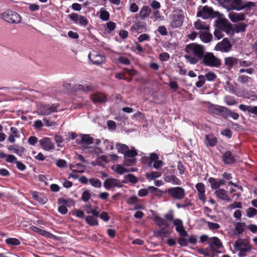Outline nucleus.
Masks as SVG:
<instances>
[{
    "label": "nucleus",
    "instance_id": "obj_1",
    "mask_svg": "<svg viewBox=\"0 0 257 257\" xmlns=\"http://www.w3.org/2000/svg\"><path fill=\"white\" fill-rule=\"evenodd\" d=\"M212 241L208 243V247L205 248H199L197 251L199 253L206 256L214 257L216 254L220 252L218 249L223 247L222 243L217 237L210 238Z\"/></svg>",
    "mask_w": 257,
    "mask_h": 257
},
{
    "label": "nucleus",
    "instance_id": "obj_2",
    "mask_svg": "<svg viewBox=\"0 0 257 257\" xmlns=\"http://www.w3.org/2000/svg\"><path fill=\"white\" fill-rule=\"evenodd\" d=\"M205 47L197 43H191L187 45L185 48V51L188 54H190L199 59H202L205 54Z\"/></svg>",
    "mask_w": 257,
    "mask_h": 257
},
{
    "label": "nucleus",
    "instance_id": "obj_3",
    "mask_svg": "<svg viewBox=\"0 0 257 257\" xmlns=\"http://www.w3.org/2000/svg\"><path fill=\"white\" fill-rule=\"evenodd\" d=\"M220 13L217 12H214L213 9L207 6L203 7H200L197 14V17H200L204 19L209 18L219 17Z\"/></svg>",
    "mask_w": 257,
    "mask_h": 257
},
{
    "label": "nucleus",
    "instance_id": "obj_4",
    "mask_svg": "<svg viewBox=\"0 0 257 257\" xmlns=\"http://www.w3.org/2000/svg\"><path fill=\"white\" fill-rule=\"evenodd\" d=\"M1 18L5 21L11 24H19L21 21L20 15L12 11L4 12L2 14Z\"/></svg>",
    "mask_w": 257,
    "mask_h": 257
},
{
    "label": "nucleus",
    "instance_id": "obj_5",
    "mask_svg": "<svg viewBox=\"0 0 257 257\" xmlns=\"http://www.w3.org/2000/svg\"><path fill=\"white\" fill-rule=\"evenodd\" d=\"M202 62L206 65L210 67H218L221 65V61L210 52H206L202 58Z\"/></svg>",
    "mask_w": 257,
    "mask_h": 257
},
{
    "label": "nucleus",
    "instance_id": "obj_6",
    "mask_svg": "<svg viewBox=\"0 0 257 257\" xmlns=\"http://www.w3.org/2000/svg\"><path fill=\"white\" fill-rule=\"evenodd\" d=\"M166 192L170 196L176 200L183 199L186 195L185 190L181 187L170 188Z\"/></svg>",
    "mask_w": 257,
    "mask_h": 257
},
{
    "label": "nucleus",
    "instance_id": "obj_7",
    "mask_svg": "<svg viewBox=\"0 0 257 257\" xmlns=\"http://www.w3.org/2000/svg\"><path fill=\"white\" fill-rule=\"evenodd\" d=\"M59 104L58 103L50 104H42L40 106L39 113L42 115H48L52 112L58 111Z\"/></svg>",
    "mask_w": 257,
    "mask_h": 257
},
{
    "label": "nucleus",
    "instance_id": "obj_8",
    "mask_svg": "<svg viewBox=\"0 0 257 257\" xmlns=\"http://www.w3.org/2000/svg\"><path fill=\"white\" fill-rule=\"evenodd\" d=\"M89 60L94 64L100 65L105 62V57L100 53L93 51L88 55Z\"/></svg>",
    "mask_w": 257,
    "mask_h": 257
},
{
    "label": "nucleus",
    "instance_id": "obj_9",
    "mask_svg": "<svg viewBox=\"0 0 257 257\" xmlns=\"http://www.w3.org/2000/svg\"><path fill=\"white\" fill-rule=\"evenodd\" d=\"M234 246L237 250L250 251L251 249L249 241L248 239H238L235 241Z\"/></svg>",
    "mask_w": 257,
    "mask_h": 257
},
{
    "label": "nucleus",
    "instance_id": "obj_10",
    "mask_svg": "<svg viewBox=\"0 0 257 257\" xmlns=\"http://www.w3.org/2000/svg\"><path fill=\"white\" fill-rule=\"evenodd\" d=\"M208 109L210 113L221 116L223 118L224 116H226L225 112L227 111V108L224 106L210 104L208 106Z\"/></svg>",
    "mask_w": 257,
    "mask_h": 257
},
{
    "label": "nucleus",
    "instance_id": "obj_11",
    "mask_svg": "<svg viewBox=\"0 0 257 257\" xmlns=\"http://www.w3.org/2000/svg\"><path fill=\"white\" fill-rule=\"evenodd\" d=\"M232 46L230 41L227 38H224L221 42L217 43L215 49L222 52H228L231 50Z\"/></svg>",
    "mask_w": 257,
    "mask_h": 257
},
{
    "label": "nucleus",
    "instance_id": "obj_12",
    "mask_svg": "<svg viewBox=\"0 0 257 257\" xmlns=\"http://www.w3.org/2000/svg\"><path fill=\"white\" fill-rule=\"evenodd\" d=\"M254 6V3L248 2L243 3L241 0H232L230 2V7L232 9L237 11L241 10L246 7L249 8Z\"/></svg>",
    "mask_w": 257,
    "mask_h": 257
},
{
    "label": "nucleus",
    "instance_id": "obj_13",
    "mask_svg": "<svg viewBox=\"0 0 257 257\" xmlns=\"http://www.w3.org/2000/svg\"><path fill=\"white\" fill-rule=\"evenodd\" d=\"M222 161L225 164L231 165L236 163L235 155L230 151H226L222 155Z\"/></svg>",
    "mask_w": 257,
    "mask_h": 257
},
{
    "label": "nucleus",
    "instance_id": "obj_14",
    "mask_svg": "<svg viewBox=\"0 0 257 257\" xmlns=\"http://www.w3.org/2000/svg\"><path fill=\"white\" fill-rule=\"evenodd\" d=\"M184 16L180 11H175L173 14L171 26L173 28L180 27L183 22Z\"/></svg>",
    "mask_w": 257,
    "mask_h": 257
},
{
    "label": "nucleus",
    "instance_id": "obj_15",
    "mask_svg": "<svg viewBox=\"0 0 257 257\" xmlns=\"http://www.w3.org/2000/svg\"><path fill=\"white\" fill-rule=\"evenodd\" d=\"M41 147L44 150L50 151L55 149L54 144L49 138L44 137L39 141Z\"/></svg>",
    "mask_w": 257,
    "mask_h": 257
},
{
    "label": "nucleus",
    "instance_id": "obj_16",
    "mask_svg": "<svg viewBox=\"0 0 257 257\" xmlns=\"http://www.w3.org/2000/svg\"><path fill=\"white\" fill-rule=\"evenodd\" d=\"M103 186L106 190H110L112 188L121 187L122 186L120 181L114 178H108L103 183Z\"/></svg>",
    "mask_w": 257,
    "mask_h": 257
},
{
    "label": "nucleus",
    "instance_id": "obj_17",
    "mask_svg": "<svg viewBox=\"0 0 257 257\" xmlns=\"http://www.w3.org/2000/svg\"><path fill=\"white\" fill-rule=\"evenodd\" d=\"M195 187L198 191V198L203 202H205L206 198L205 194V189L204 184L198 183L196 184Z\"/></svg>",
    "mask_w": 257,
    "mask_h": 257
},
{
    "label": "nucleus",
    "instance_id": "obj_18",
    "mask_svg": "<svg viewBox=\"0 0 257 257\" xmlns=\"http://www.w3.org/2000/svg\"><path fill=\"white\" fill-rule=\"evenodd\" d=\"M228 17L233 23H237L245 20V15L242 13H238L231 12L228 14Z\"/></svg>",
    "mask_w": 257,
    "mask_h": 257
},
{
    "label": "nucleus",
    "instance_id": "obj_19",
    "mask_svg": "<svg viewBox=\"0 0 257 257\" xmlns=\"http://www.w3.org/2000/svg\"><path fill=\"white\" fill-rule=\"evenodd\" d=\"M204 142L207 147H213L216 145L217 139L213 134H208L206 135Z\"/></svg>",
    "mask_w": 257,
    "mask_h": 257
},
{
    "label": "nucleus",
    "instance_id": "obj_20",
    "mask_svg": "<svg viewBox=\"0 0 257 257\" xmlns=\"http://www.w3.org/2000/svg\"><path fill=\"white\" fill-rule=\"evenodd\" d=\"M238 63V59L234 57H227L224 59V65L229 70Z\"/></svg>",
    "mask_w": 257,
    "mask_h": 257
},
{
    "label": "nucleus",
    "instance_id": "obj_21",
    "mask_svg": "<svg viewBox=\"0 0 257 257\" xmlns=\"http://www.w3.org/2000/svg\"><path fill=\"white\" fill-rule=\"evenodd\" d=\"M33 198L37 201L42 204H45L48 199L45 194L39 193L37 191H33L32 192Z\"/></svg>",
    "mask_w": 257,
    "mask_h": 257
},
{
    "label": "nucleus",
    "instance_id": "obj_22",
    "mask_svg": "<svg viewBox=\"0 0 257 257\" xmlns=\"http://www.w3.org/2000/svg\"><path fill=\"white\" fill-rule=\"evenodd\" d=\"M153 221L155 224L159 226H164L165 227H168L169 226V223L167 220L159 216H154Z\"/></svg>",
    "mask_w": 257,
    "mask_h": 257
},
{
    "label": "nucleus",
    "instance_id": "obj_23",
    "mask_svg": "<svg viewBox=\"0 0 257 257\" xmlns=\"http://www.w3.org/2000/svg\"><path fill=\"white\" fill-rule=\"evenodd\" d=\"M164 181L167 183H172L174 185H180L181 180L175 175H168L164 177Z\"/></svg>",
    "mask_w": 257,
    "mask_h": 257
},
{
    "label": "nucleus",
    "instance_id": "obj_24",
    "mask_svg": "<svg viewBox=\"0 0 257 257\" xmlns=\"http://www.w3.org/2000/svg\"><path fill=\"white\" fill-rule=\"evenodd\" d=\"M234 233L235 235H239L242 234L245 227H246V224L244 222H236L234 224Z\"/></svg>",
    "mask_w": 257,
    "mask_h": 257
},
{
    "label": "nucleus",
    "instance_id": "obj_25",
    "mask_svg": "<svg viewBox=\"0 0 257 257\" xmlns=\"http://www.w3.org/2000/svg\"><path fill=\"white\" fill-rule=\"evenodd\" d=\"M199 37L201 40L205 43L210 42L212 38V35L208 32V31L205 32H200L199 33Z\"/></svg>",
    "mask_w": 257,
    "mask_h": 257
},
{
    "label": "nucleus",
    "instance_id": "obj_26",
    "mask_svg": "<svg viewBox=\"0 0 257 257\" xmlns=\"http://www.w3.org/2000/svg\"><path fill=\"white\" fill-rule=\"evenodd\" d=\"M73 91H83L85 92L90 91L92 88L89 86H84L79 84H75L71 88Z\"/></svg>",
    "mask_w": 257,
    "mask_h": 257
},
{
    "label": "nucleus",
    "instance_id": "obj_27",
    "mask_svg": "<svg viewBox=\"0 0 257 257\" xmlns=\"http://www.w3.org/2000/svg\"><path fill=\"white\" fill-rule=\"evenodd\" d=\"M215 194L220 199L229 201V197L227 195L226 192L223 189H219L215 192Z\"/></svg>",
    "mask_w": 257,
    "mask_h": 257
},
{
    "label": "nucleus",
    "instance_id": "obj_28",
    "mask_svg": "<svg viewBox=\"0 0 257 257\" xmlns=\"http://www.w3.org/2000/svg\"><path fill=\"white\" fill-rule=\"evenodd\" d=\"M93 138L88 135H83L81 136L80 144L83 146H88L92 144Z\"/></svg>",
    "mask_w": 257,
    "mask_h": 257
},
{
    "label": "nucleus",
    "instance_id": "obj_29",
    "mask_svg": "<svg viewBox=\"0 0 257 257\" xmlns=\"http://www.w3.org/2000/svg\"><path fill=\"white\" fill-rule=\"evenodd\" d=\"M151 10V9L148 6L143 7L139 13V17L141 19H145L146 18L149 16Z\"/></svg>",
    "mask_w": 257,
    "mask_h": 257
},
{
    "label": "nucleus",
    "instance_id": "obj_30",
    "mask_svg": "<svg viewBox=\"0 0 257 257\" xmlns=\"http://www.w3.org/2000/svg\"><path fill=\"white\" fill-rule=\"evenodd\" d=\"M96 218L91 215H88L85 217V219L86 222L90 226H97L98 225V222Z\"/></svg>",
    "mask_w": 257,
    "mask_h": 257
},
{
    "label": "nucleus",
    "instance_id": "obj_31",
    "mask_svg": "<svg viewBox=\"0 0 257 257\" xmlns=\"http://www.w3.org/2000/svg\"><path fill=\"white\" fill-rule=\"evenodd\" d=\"M30 229L31 230L34 231V232H37L43 236H46V237H49L50 234H51V233L46 231V230H45L44 229H42L37 226H32L30 227Z\"/></svg>",
    "mask_w": 257,
    "mask_h": 257
},
{
    "label": "nucleus",
    "instance_id": "obj_32",
    "mask_svg": "<svg viewBox=\"0 0 257 257\" xmlns=\"http://www.w3.org/2000/svg\"><path fill=\"white\" fill-rule=\"evenodd\" d=\"M194 27L197 30H203L205 31H208L209 29V26L200 20H198L194 23Z\"/></svg>",
    "mask_w": 257,
    "mask_h": 257
},
{
    "label": "nucleus",
    "instance_id": "obj_33",
    "mask_svg": "<svg viewBox=\"0 0 257 257\" xmlns=\"http://www.w3.org/2000/svg\"><path fill=\"white\" fill-rule=\"evenodd\" d=\"M70 169L72 170L73 172L75 173H82L84 172V169L85 168L84 166L81 163H77L74 165H71Z\"/></svg>",
    "mask_w": 257,
    "mask_h": 257
},
{
    "label": "nucleus",
    "instance_id": "obj_34",
    "mask_svg": "<svg viewBox=\"0 0 257 257\" xmlns=\"http://www.w3.org/2000/svg\"><path fill=\"white\" fill-rule=\"evenodd\" d=\"M217 27L222 30H225L228 27V21L223 19H219L216 21Z\"/></svg>",
    "mask_w": 257,
    "mask_h": 257
},
{
    "label": "nucleus",
    "instance_id": "obj_35",
    "mask_svg": "<svg viewBox=\"0 0 257 257\" xmlns=\"http://www.w3.org/2000/svg\"><path fill=\"white\" fill-rule=\"evenodd\" d=\"M170 232L165 228H161L156 231V236L161 237H166L169 235Z\"/></svg>",
    "mask_w": 257,
    "mask_h": 257
},
{
    "label": "nucleus",
    "instance_id": "obj_36",
    "mask_svg": "<svg viewBox=\"0 0 257 257\" xmlns=\"http://www.w3.org/2000/svg\"><path fill=\"white\" fill-rule=\"evenodd\" d=\"M184 57L187 60V62L192 64H195L197 63L198 60L199 59L197 57L188 53L184 55Z\"/></svg>",
    "mask_w": 257,
    "mask_h": 257
},
{
    "label": "nucleus",
    "instance_id": "obj_37",
    "mask_svg": "<svg viewBox=\"0 0 257 257\" xmlns=\"http://www.w3.org/2000/svg\"><path fill=\"white\" fill-rule=\"evenodd\" d=\"M6 243L10 245L18 246L21 244L20 241L16 238H9L6 239Z\"/></svg>",
    "mask_w": 257,
    "mask_h": 257
},
{
    "label": "nucleus",
    "instance_id": "obj_38",
    "mask_svg": "<svg viewBox=\"0 0 257 257\" xmlns=\"http://www.w3.org/2000/svg\"><path fill=\"white\" fill-rule=\"evenodd\" d=\"M161 176V173L159 172H152L146 174V177L147 179L150 180H154L156 178H159Z\"/></svg>",
    "mask_w": 257,
    "mask_h": 257
},
{
    "label": "nucleus",
    "instance_id": "obj_39",
    "mask_svg": "<svg viewBox=\"0 0 257 257\" xmlns=\"http://www.w3.org/2000/svg\"><path fill=\"white\" fill-rule=\"evenodd\" d=\"M226 116H224V118H227L228 117H232L233 119H237L239 117V114L235 112L231 111L230 109L227 108V111L225 112Z\"/></svg>",
    "mask_w": 257,
    "mask_h": 257
},
{
    "label": "nucleus",
    "instance_id": "obj_40",
    "mask_svg": "<svg viewBox=\"0 0 257 257\" xmlns=\"http://www.w3.org/2000/svg\"><path fill=\"white\" fill-rule=\"evenodd\" d=\"M208 182L210 184L211 188L212 189L216 190L219 188V184L218 181L213 177H210Z\"/></svg>",
    "mask_w": 257,
    "mask_h": 257
},
{
    "label": "nucleus",
    "instance_id": "obj_41",
    "mask_svg": "<svg viewBox=\"0 0 257 257\" xmlns=\"http://www.w3.org/2000/svg\"><path fill=\"white\" fill-rule=\"evenodd\" d=\"M90 184L94 187L100 188L101 187V182L98 179L91 178L89 180Z\"/></svg>",
    "mask_w": 257,
    "mask_h": 257
},
{
    "label": "nucleus",
    "instance_id": "obj_42",
    "mask_svg": "<svg viewBox=\"0 0 257 257\" xmlns=\"http://www.w3.org/2000/svg\"><path fill=\"white\" fill-rule=\"evenodd\" d=\"M257 214V209L253 207H249L246 210V215L248 218H252Z\"/></svg>",
    "mask_w": 257,
    "mask_h": 257
},
{
    "label": "nucleus",
    "instance_id": "obj_43",
    "mask_svg": "<svg viewBox=\"0 0 257 257\" xmlns=\"http://www.w3.org/2000/svg\"><path fill=\"white\" fill-rule=\"evenodd\" d=\"M176 230L179 233L181 237H188V234L185 230L183 224L179 227H176Z\"/></svg>",
    "mask_w": 257,
    "mask_h": 257
},
{
    "label": "nucleus",
    "instance_id": "obj_44",
    "mask_svg": "<svg viewBox=\"0 0 257 257\" xmlns=\"http://www.w3.org/2000/svg\"><path fill=\"white\" fill-rule=\"evenodd\" d=\"M100 18L103 21H107L109 19V13L101 9L100 11Z\"/></svg>",
    "mask_w": 257,
    "mask_h": 257
},
{
    "label": "nucleus",
    "instance_id": "obj_45",
    "mask_svg": "<svg viewBox=\"0 0 257 257\" xmlns=\"http://www.w3.org/2000/svg\"><path fill=\"white\" fill-rule=\"evenodd\" d=\"M124 179L133 184L137 183L139 181L138 178H137L135 175L132 174H129L125 176Z\"/></svg>",
    "mask_w": 257,
    "mask_h": 257
},
{
    "label": "nucleus",
    "instance_id": "obj_46",
    "mask_svg": "<svg viewBox=\"0 0 257 257\" xmlns=\"http://www.w3.org/2000/svg\"><path fill=\"white\" fill-rule=\"evenodd\" d=\"M118 152L123 154L124 155L127 151L128 147L124 144H117L116 145Z\"/></svg>",
    "mask_w": 257,
    "mask_h": 257
},
{
    "label": "nucleus",
    "instance_id": "obj_47",
    "mask_svg": "<svg viewBox=\"0 0 257 257\" xmlns=\"http://www.w3.org/2000/svg\"><path fill=\"white\" fill-rule=\"evenodd\" d=\"M138 155V152L136 149L129 150L128 149L126 153L124 154V157L134 158Z\"/></svg>",
    "mask_w": 257,
    "mask_h": 257
},
{
    "label": "nucleus",
    "instance_id": "obj_48",
    "mask_svg": "<svg viewBox=\"0 0 257 257\" xmlns=\"http://www.w3.org/2000/svg\"><path fill=\"white\" fill-rule=\"evenodd\" d=\"M136 158L128 159L127 157H124V165L127 166H133L136 163Z\"/></svg>",
    "mask_w": 257,
    "mask_h": 257
},
{
    "label": "nucleus",
    "instance_id": "obj_49",
    "mask_svg": "<svg viewBox=\"0 0 257 257\" xmlns=\"http://www.w3.org/2000/svg\"><path fill=\"white\" fill-rule=\"evenodd\" d=\"M246 26L247 25L244 23H239L234 25L237 33L245 31Z\"/></svg>",
    "mask_w": 257,
    "mask_h": 257
},
{
    "label": "nucleus",
    "instance_id": "obj_50",
    "mask_svg": "<svg viewBox=\"0 0 257 257\" xmlns=\"http://www.w3.org/2000/svg\"><path fill=\"white\" fill-rule=\"evenodd\" d=\"M145 28V25L143 23L139 22L134 24L132 26V29L140 32V30H142ZM142 32V31H140Z\"/></svg>",
    "mask_w": 257,
    "mask_h": 257
},
{
    "label": "nucleus",
    "instance_id": "obj_51",
    "mask_svg": "<svg viewBox=\"0 0 257 257\" xmlns=\"http://www.w3.org/2000/svg\"><path fill=\"white\" fill-rule=\"evenodd\" d=\"M206 222L210 230H217L220 227V226L218 223L209 221H206Z\"/></svg>",
    "mask_w": 257,
    "mask_h": 257
},
{
    "label": "nucleus",
    "instance_id": "obj_52",
    "mask_svg": "<svg viewBox=\"0 0 257 257\" xmlns=\"http://www.w3.org/2000/svg\"><path fill=\"white\" fill-rule=\"evenodd\" d=\"M98 217L104 222H107L110 219V216L108 215V213L105 211H102L100 213Z\"/></svg>",
    "mask_w": 257,
    "mask_h": 257
},
{
    "label": "nucleus",
    "instance_id": "obj_53",
    "mask_svg": "<svg viewBox=\"0 0 257 257\" xmlns=\"http://www.w3.org/2000/svg\"><path fill=\"white\" fill-rule=\"evenodd\" d=\"M87 214H92L91 216L98 217L99 215L100 214L99 211L98 210V207H95V208L91 209L90 210H87L86 211Z\"/></svg>",
    "mask_w": 257,
    "mask_h": 257
},
{
    "label": "nucleus",
    "instance_id": "obj_54",
    "mask_svg": "<svg viewBox=\"0 0 257 257\" xmlns=\"http://www.w3.org/2000/svg\"><path fill=\"white\" fill-rule=\"evenodd\" d=\"M90 197L91 194L88 190H85L82 193L81 199L84 202L88 201Z\"/></svg>",
    "mask_w": 257,
    "mask_h": 257
},
{
    "label": "nucleus",
    "instance_id": "obj_55",
    "mask_svg": "<svg viewBox=\"0 0 257 257\" xmlns=\"http://www.w3.org/2000/svg\"><path fill=\"white\" fill-rule=\"evenodd\" d=\"M177 169L180 175H183L185 173L186 168L184 167L183 163L181 161L178 162Z\"/></svg>",
    "mask_w": 257,
    "mask_h": 257
},
{
    "label": "nucleus",
    "instance_id": "obj_56",
    "mask_svg": "<svg viewBox=\"0 0 257 257\" xmlns=\"http://www.w3.org/2000/svg\"><path fill=\"white\" fill-rule=\"evenodd\" d=\"M251 80V78L245 75H240L238 77V80L241 83L247 84Z\"/></svg>",
    "mask_w": 257,
    "mask_h": 257
},
{
    "label": "nucleus",
    "instance_id": "obj_57",
    "mask_svg": "<svg viewBox=\"0 0 257 257\" xmlns=\"http://www.w3.org/2000/svg\"><path fill=\"white\" fill-rule=\"evenodd\" d=\"M94 103L104 102L107 100V97H90Z\"/></svg>",
    "mask_w": 257,
    "mask_h": 257
},
{
    "label": "nucleus",
    "instance_id": "obj_58",
    "mask_svg": "<svg viewBox=\"0 0 257 257\" xmlns=\"http://www.w3.org/2000/svg\"><path fill=\"white\" fill-rule=\"evenodd\" d=\"M116 172L119 174H123L124 173L128 172V170L124 168L123 166L120 165H117L115 170Z\"/></svg>",
    "mask_w": 257,
    "mask_h": 257
},
{
    "label": "nucleus",
    "instance_id": "obj_59",
    "mask_svg": "<svg viewBox=\"0 0 257 257\" xmlns=\"http://www.w3.org/2000/svg\"><path fill=\"white\" fill-rule=\"evenodd\" d=\"M185 237H181L178 239V242L181 246H187L188 245V239Z\"/></svg>",
    "mask_w": 257,
    "mask_h": 257
},
{
    "label": "nucleus",
    "instance_id": "obj_60",
    "mask_svg": "<svg viewBox=\"0 0 257 257\" xmlns=\"http://www.w3.org/2000/svg\"><path fill=\"white\" fill-rule=\"evenodd\" d=\"M224 101L229 105H233L237 103L233 97H225Z\"/></svg>",
    "mask_w": 257,
    "mask_h": 257
},
{
    "label": "nucleus",
    "instance_id": "obj_61",
    "mask_svg": "<svg viewBox=\"0 0 257 257\" xmlns=\"http://www.w3.org/2000/svg\"><path fill=\"white\" fill-rule=\"evenodd\" d=\"M38 142V139L35 136H31L28 139V143L31 146H35Z\"/></svg>",
    "mask_w": 257,
    "mask_h": 257
},
{
    "label": "nucleus",
    "instance_id": "obj_62",
    "mask_svg": "<svg viewBox=\"0 0 257 257\" xmlns=\"http://www.w3.org/2000/svg\"><path fill=\"white\" fill-rule=\"evenodd\" d=\"M242 204L240 202H234L233 203L230 204L228 206V208L230 209L235 208H242Z\"/></svg>",
    "mask_w": 257,
    "mask_h": 257
},
{
    "label": "nucleus",
    "instance_id": "obj_63",
    "mask_svg": "<svg viewBox=\"0 0 257 257\" xmlns=\"http://www.w3.org/2000/svg\"><path fill=\"white\" fill-rule=\"evenodd\" d=\"M138 201V198L136 196H131L126 201V203L129 205H133L136 203Z\"/></svg>",
    "mask_w": 257,
    "mask_h": 257
},
{
    "label": "nucleus",
    "instance_id": "obj_64",
    "mask_svg": "<svg viewBox=\"0 0 257 257\" xmlns=\"http://www.w3.org/2000/svg\"><path fill=\"white\" fill-rule=\"evenodd\" d=\"M11 135L15 138H19L20 137V135L19 134L18 130L17 128L15 127H11L10 128Z\"/></svg>",
    "mask_w": 257,
    "mask_h": 257
}]
</instances>
